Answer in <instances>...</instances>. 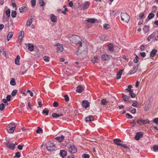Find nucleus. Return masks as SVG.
<instances>
[{
  "label": "nucleus",
  "mask_w": 158,
  "mask_h": 158,
  "mask_svg": "<svg viewBox=\"0 0 158 158\" xmlns=\"http://www.w3.org/2000/svg\"><path fill=\"white\" fill-rule=\"evenodd\" d=\"M69 40L75 44H79L77 55L79 56L80 59H84L88 51L86 45L85 43H82V39L77 35H73L69 38Z\"/></svg>",
  "instance_id": "nucleus-1"
},
{
  "label": "nucleus",
  "mask_w": 158,
  "mask_h": 158,
  "mask_svg": "<svg viewBox=\"0 0 158 158\" xmlns=\"http://www.w3.org/2000/svg\"><path fill=\"white\" fill-rule=\"evenodd\" d=\"M121 20L124 22L128 23L129 21L130 17L126 13H122L121 15Z\"/></svg>",
  "instance_id": "nucleus-2"
},
{
  "label": "nucleus",
  "mask_w": 158,
  "mask_h": 158,
  "mask_svg": "<svg viewBox=\"0 0 158 158\" xmlns=\"http://www.w3.org/2000/svg\"><path fill=\"white\" fill-rule=\"evenodd\" d=\"M46 147L48 151H52L54 150L56 146L54 143L48 142L46 144Z\"/></svg>",
  "instance_id": "nucleus-3"
},
{
  "label": "nucleus",
  "mask_w": 158,
  "mask_h": 158,
  "mask_svg": "<svg viewBox=\"0 0 158 158\" xmlns=\"http://www.w3.org/2000/svg\"><path fill=\"white\" fill-rule=\"evenodd\" d=\"M16 126L15 125L12 123H10L8 124L7 127V130L9 133H12L14 132Z\"/></svg>",
  "instance_id": "nucleus-4"
},
{
  "label": "nucleus",
  "mask_w": 158,
  "mask_h": 158,
  "mask_svg": "<svg viewBox=\"0 0 158 158\" xmlns=\"http://www.w3.org/2000/svg\"><path fill=\"white\" fill-rule=\"evenodd\" d=\"M113 141L114 143L117 145L122 147L125 148H128V147L126 145L119 143L121 142H122V141L120 139H114Z\"/></svg>",
  "instance_id": "nucleus-5"
},
{
  "label": "nucleus",
  "mask_w": 158,
  "mask_h": 158,
  "mask_svg": "<svg viewBox=\"0 0 158 158\" xmlns=\"http://www.w3.org/2000/svg\"><path fill=\"white\" fill-rule=\"evenodd\" d=\"M69 152L71 153H75L77 152V148L73 145H71L68 149Z\"/></svg>",
  "instance_id": "nucleus-6"
},
{
  "label": "nucleus",
  "mask_w": 158,
  "mask_h": 158,
  "mask_svg": "<svg viewBox=\"0 0 158 158\" xmlns=\"http://www.w3.org/2000/svg\"><path fill=\"white\" fill-rule=\"evenodd\" d=\"M55 46H57V52L58 53H60L62 52L63 50V48L62 45L60 43H58L56 44L55 45Z\"/></svg>",
  "instance_id": "nucleus-7"
},
{
  "label": "nucleus",
  "mask_w": 158,
  "mask_h": 158,
  "mask_svg": "<svg viewBox=\"0 0 158 158\" xmlns=\"http://www.w3.org/2000/svg\"><path fill=\"white\" fill-rule=\"evenodd\" d=\"M82 106L85 108H87L89 106V103L88 101L84 100L82 101Z\"/></svg>",
  "instance_id": "nucleus-8"
},
{
  "label": "nucleus",
  "mask_w": 158,
  "mask_h": 158,
  "mask_svg": "<svg viewBox=\"0 0 158 158\" xmlns=\"http://www.w3.org/2000/svg\"><path fill=\"white\" fill-rule=\"evenodd\" d=\"M122 95L123 98L125 102H131V100H130V97L128 96L123 94H122Z\"/></svg>",
  "instance_id": "nucleus-9"
},
{
  "label": "nucleus",
  "mask_w": 158,
  "mask_h": 158,
  "mask_svg": "<svg viewBox=\"0 0 158 158\" xmlns=\"http://www.w3.org/2000/svg\"><path fill=\"white\" fill-rule=\"evenodd\" d=\"M90 2L89 1H86V2H85L83 4V8L82 10H85L87 9H88L90 5Z\"/></svg>",
  "instance_id": "nucleus-10"
},
{
  "label": "nucleus",
  "mask_w": 158,
  "mask_h": 158,
  "mask_svg": "<svg viewBox=\"0 0 158 158\" xmlns=\"http://www.w3.org/2000/svg\"><path fill=\"white\" fill-rule=\"evenodd\" d=\"M143 134L141 132H137L135 136V138L136 140H139L140 138L143 137Z\"/></svg>",
  "instance_id": "nucleus-11"
},
{
  "label": "nucleus",
  "mask_w": 158,
  "mask_h": 158,
  "mask_svg": "<svg viewBox=\"0 0 158 158\" xmlns=\"http://www.w3.org/2000/svg\"><path fill=\"white\" fill-rule=\"evenodd\" d=\"M6 145L8 148L10 149L13 150L15 148V145L13 143L7 142L6 143Z\"/></svg>",
  "instance_id": "nucleus-12"
},
{
  "label": "nucleus",
  "mask_w": 158,
  "mask_h": 158,
  "mask_svg": "<svg viewBox=\"0 0 158 158\" xmlns=\"http://www.w3.org/2000/svg\"><path fill=\"white\" fill-rule=\"evenodd\" d=\"M50 19L51 21L53 22H57V17L54 14H52L50 15Z\"/></svg>",
  "instance_id": "nucleus-13"
},
{
  "label": "nucleus",
  "mask_w": 158,
  "mask_h": 158,
  "mask_svg": "<svg viewBox=\"0 0 158 158\" xmlns=\"http://www.w3.org/2000/svg\"><path fill=\"white\" fill-rule=\"evenodd\" d=\"M94 119V118L92 115H89L85 118V121L86 122H91Z\"/></svg>",
  "instance_id": "nucleus-14"
},
{
  "label": "nucleus",
  "mask_w": 158,
  "mask_h": 158,
  "mask_svg": "<svg viewBox=\"0 0 158 158\" xmlns=\"http://www.w3.org/2000/svg\"><path fill=\"white\" fill-rule=\"evenodd\" d=\"M110 58V56L108 54H103L102 56V59L103 60H108Z\"/></svg>",
  "instance_id": "nucleus-15"
},
{
  "label": "nucleus",
  "mask_w": 158,
  "mask_h": 158,
  "mask_svg": "<svg viewBox=\"0 0 158 158\" xmlns=\"http://www.w3.org/2000/svg\"><path fill=\"white\" fill-rule=\"evenodd\" d=\"M84 88L80 85H78L77 87L76 91L79 93H81L84 90Z\"/></svg>",
  "instance_id": "nucleus-16"
},
{
  "label": "nucleus",
  "mask_w": 158,
  "mask_h": 158,
  "mask_svg": "<svg viewBox=\"0 0 158 158\" xmlns=\"http://www.w3.org/2000/svg\"><path fill=\"white\" fill-rule=\"evenodd\" d=\"M123 71V69H120L119 70L117 74L116 79H119L121 78V76L122 75V73Z\"/></svg>",
  "instance_id": "nucleus-17"
},
{
  "label": "nucleus",
  "mask_w": 158,
  "mask_h": 158,
  "mask_svg": "<svg viewBox=\"0 0 158 158\" xmlns=\"http://www.w3.org/2000/svg\"><path fill=\"white\" fill-rule=\"evenodd\" d=\"M132 88V86L131 85H129L128 86V88L126 89L125 90V93H127L128 92H129V93L133 92V90L131 89Z\"/></svg>",
  "instance_id": "nucleus-18"
},
{
  "label": "nucleus",
  "mask_w": 158,
  "mask_h": 158,
  "mask_svg": "<svg viewBox=\"0 0 158 158\" xmlns=\"http://www.w3.org/2000/svg\"><path fill=\"white\" fill-rule=\"evenodd\" d=\"M60 155L61 157L64 158L66 156V152L64 150H61L60 152Z\"/></svg>",
  "instance_id": "nucleus-19"
},
{
  "label": "nucleus",
  "mask_w": 158,
  "mask_h": 158,
  "mask_svg": "<svg viewBox=\"0 0 158 158\" xmlns=\"http://www.w3.org/2000/svg\"><path fill=\"white\" fill-rule=\"evenodd\" d=\"M63 114L61 113L57 114L56 113H54L52 114V116L55 118L60 116H63Z\"/></svg>",
  "instance_id": "nucleus-20"
},
{
  "label": "nucleus",
  "mask_w": 158,
  "mask_h": 158,
  "mask_svg": "<svg viewBox=\"0 0 158 158\" xmlns=\"http://www.w3.org/2000/svg\"><path fill=\"white\" fill-rule=\"evenodd\" d=\"M108 49L110 51L113 52L114 51V46L112 44H110L108 45Z\"/></svg>",
  "instance_id": "nucleus-21"
},
{
  "label": "nucleus",
  "mask_w": 158,
  "mask_h": 158,
  "mask_svg": "<svg viewBox=\"0 0 158 158\" xmlns=\"http://www.w3.org/2000/svg\"><path fill=\"white\" fill-rule=\"evenodd\" d=\"M64 137L63 135H61L60 137H57L55 139L57 140L59 142H61L64 139Z\"/></svg>",
  "instance_id": "nucleus-22"
},
{
  "label": "nucleus",
  "mask_w": 158,
  "mask_h": 158,
  "mask_svg": "<svg viewBox=\"0 0 158 158\" xmlns=\"http://www.w3.org/2000/svg\"><path fill=\"white\" fill-rule=\"evenodd\" d=\"M20 59V56L19 55H18L17 56V57L15 60V64L18 65H20V64L19 63V62Z\"/></svg>",
  "instance_id": "nucleus-23"
},
{
  "label": "nucleus",
  "mask_w": 158,
  "mask_h": 158,
  "mask_svg": "<svg viewBox=\"0 0 158 158\" xmlns=\"http://www.w3.org/2000/svg\"><path fill=\"white\" fill-rule=\"evenodd\" d=\"M34 20L33 18H31L27 20L26 23L27 26L28 27L30 26Z\"/></svg>",
  "instance_id": "nucleus-24"
},
{
  "label": "nucleus",
  "mask_w": 158,
  "mask_h": 158,
  "mask_svg": "<svg viewBox=\"0 0 158 158\" xmlns=\"http://www.w3.org/2000/svg\"><path fill=\"white\" fill-rule=\"evenodd\" d=\"M157 52V50H156L155 49H153L152 51L150 52V56L151 57L154 56L155 55Z\"/></svg>",
  "instance_id": "nucleus-25"
},
{
  "label": "nucleus",
  "mask_w": 158,
  "mask_h": 158,
  "mask_svg": "<svg viewBox=\"0 0 158 158\" xmlns=\"http://www.w3.org/2000/svg\"><path fill=\"white\" fill-rule=\"evenodd\" d=\"M99 59L98 57L97 56H95L92 58L91 59V61L94 63H97Z\"/></svg>",
  "instance_id": "nucleus-26"
},
{
  "label": "nucleus",
  "mask_w": 158,
  "mask_h": 158,
  "mask_svg": "<svg viewBox=\"0 0 158 158\" xmlns=\"http://www.w3.org/2000/svg\"><path fill=\"white\" fill-rule=\"evenodd\" d=\"M24 32L23 31H21L19 34V38L20 40H22L24 36Z\"/></svg>",
  "instance_id": "nucleus-27"
},
{
  "label": "nucleus",
  "mask_w": 158,
  "mask_h": 158,
  "mask_svg": "<svg viewBox=\"0 0 158 158\" xmlns=\"http://www.w3.org/2000/svg\"><path fill=\"white\" fill-rule=\"evenodd\" d=\"M19 10L21 13H24L26 12L27 9L26 7L23 6L19 8Z\"/></svg>",
  "instance_id": "nucleus-28"
},
{
  "label": "nucleus",
  "mask_w": 158,
  "mask_h": 158,
  "mask_svg": "<svg viewBox=\"0 0 158 158\" xmlns=\"http://www.w3.org/2000/svg\"><path fill=\"white\" fill-rule=\"evenodd\" d=\"M13 35V33L12 32H10L9 33L7 36V40L8 41H9L10 39H11Z\"/></svg>",
  "instance_id": "nucleus-29"
},
{
  "label": "nucleus",
  "mask_w": 158,
  "mask_h": 158,
  "mask_svg": "<svg viewBox=\"0 0 158 158\" xmlns=\"http://www.w3.org/2000/svg\"><path fill=\"white\" fill-rule=\"evenodd\" d=\"M28 49L30 51H32L34 50V45L31 44H28Z\"/></svg>",
  "instance_id": "nucleus-30"
},
{
  "label": "nucleus",
  "mask_w": 158,
  "mask_h": 158,
  "mask_svg": "<svg viewBox=\"0 0 158 158\" xmlns=\"http://www.w3.org/2000/svg\"><path fill=\"white\" fill-rule=\"evenodd\" d=\"M86 21L88 22L94 23H95V20L94 19H88L86 20Z\"/></svg>",
  "instance_id": "nucleus-31"
},
{
  "label": "nucleus",
  "mask_w": 158,
  "mask_h": 158,
  "mask_svg": "<svg viewBox=\"0 0 158 158\" xmlns=\"http://www.w3.org/2000/svg\"><path fill=\"white\" fill-rule=\"evenodd\" d=\"M108 102L105 99H103L101 101V104L103 106L106 105Z\"/></svg>",
  "instance_id": "nucleus-32"
},
{
  "label": "nucleus",
  "mask_w": 158,
  "mask_h": 158,
  "mask_svg": "<svg viewBox=\"0 0 158 158\" xmlns=\"http://www.w3.org/2000/svg\"><path fill=\"white\" fill-rule=\"evenodd\" d=\"M155 15L152 13H149L148 16V19H150L154 17Z\"/></svg>",
  "instance_id": "nucleus-33"
},
{
  "label": "nucleus",
  "mask_w": 158,
  "mask_h": 158,
  "mask_svg": "<svg viewBox=\"0 0 158 158\" xmlns=\"http://www.w3.org/2000/svg\"><path fill=\"white\" fill-rule=\"evenodd\" d=\"M143 30L145 32H148L149 30V27L148 26L145 25L143 28Z\"/></svg>",
  "instance_id": "nucleus-34"
},
{
  "label": "nucleus",
  "mask_w": 158,
  "mask_h": 158,
  "mask_svg": "<svg viewBox=\"0 0 158 158\" xmlns=\"http://www.w3.org/2000/svg\"><path fill=\"white\" fill-rule=\"evenodd\" d=\"M10 84L12 85H16L15 80L14 78H11V80L10 81Z\"/></svg>",
  "instance_id": "nucleus-35"
},
{
  "label": "nucleus",
  "mask_w": 158,
  "mask_h": 158,
  "mask_svg": "<svg viewBox=\"0 0 158 158\" xmlns=\"http://www.w3.org/2000/svg\"><path fill=\"white\" fill-rule=\"evenodd\" d=\"M132 106L135 107H138L139 106V103L138 102L136 101H135L132 105Z\"/></svg>",
  "instance_id": "nucleus-36"
},
{
  "label": "nucleus",
  "mask_w": 158,
  "mask_h": 158,
  "mask_svg": "<svg viewBox=\"0 0 158 158\" xmlns=\"http://www.w3.org/2000/svg\"><path fill=\"white\" fill-rule=\"evenodd\" d=\"M39 2L40 6H43L45 5V3L43 0H39Z\"/></svg>",
  "instance_id": "nucleus-37"
},
{
  "label": "nucleus",
  "mask_w": 158,
  "mask_h": 158,
  "mask_svg": "<svg viewBox=\"0 0 158 158\" xmlns=\"http://www.w3.org/2000/svg\"><path fill=\"white\" fill-rule=\"evenodd\" d=\"M17 14L15 10H12L11 12V16L13 18H15L16 17Z\"/></svg>",
  "instance_id": "nucleus-38"
},
{
  "label": "nucleus",
  "mask_w": 158,
  "mask_h": 158,
  "mask_svg": "<svg viewBox=\"0 0 158 158\" xmlns=\"http://www.w3.org/2000/svg\"><path fill=\"white\" fill-rule=\"evenodd\" d=\"M130 108L128 107L127 110H129L133 114H135L136 113V110L135 108H134L131 110H130Z\"/></svg>",
  "instance_id": "nucleus-39"
},
{
  "label": "nucleus",
  "mask_w": 158,
  "mask_h": 158,
  "mask_svg": "<svg viewBox=\"0 0 158 158\" xmlns=\"http://www.w3.org/2000/svg\"><path fill=\"white\" fill-rule=\"evenodd\" d=\"M41 101H42V100L41 99H40V98L38 99L37 100L38 105H39V106L40 107H41L42 106V104Z\"/></svg>",
  "instance_id": "nucleus-40"
},
{
  "label": "nucleus",
  "mask_w": 158,
  "mask_h": 158,
  "mask_svg": "<svg viewBox=\"0 0 158 158\" xmlns=\"http://www.w3.org/2000/svg\"><path fill=\"white\" fill-rule=\"evenodd\" d=\"M118 11L115 10L112 11L111 12L110 14L111 15L113 16H115L118 13Z\"/></svg>",
  "instance_id": "nucleus-41"
},
{
  "label": "nucleus",
  "mask_w": 158,
  "mask_h": 158,
  "mask_svg": "<svg viewBox=\"0 0 158 158\" xmlns=\"http://www.w3.org/2000/svg\"><path fill=\"white\" fill-rule=\"evenodd\" d=\"M157 7L156 6H154L152 7V12L153 13H155L157 10Z\"/></svg>",
  "instance_id": "nucleus-42"
},
{
  "label": "nucleus",
  "mask_w": 158,
  "mask_h": 158,
  "mask_svg": "<svg viewBox=\"0 0 158 158\" xmlns=\"http://www.w3.org/2000/svg\"><path fill=\"white\" fill-rule=\"evenodd\" d=\"M10 9H8L6 11V14L8 17H9L10 16Z\"/></svg>",
  "instance_id": "nucleus-43"
},
{
  "label": "nucleus",
  "mask_w": 158,
  "mask_h": 158,
  "mask_svg": "<svg viewBox=\"0 0 158 158\" xmlns=\"http://www.w3.org/2000/svg\"><path fill=\"white\" fill-rule=\"evenodd\" d=\"M17 93V90L16 89H14L12 92V93L11 94V95L12 96L14 97L16 95Z\"/></svg>",
  "instance_id": "nucleus-44"
},
{
  "label": "nucleus",
  "mask_w": 158,
  "mask_h": 158,
  "mask_svg": "<svg viewBox=\"0 0 158 158\" xmlns=\"http://www.w3.org/2000/svg\"><path fill=\"white\" fill-rule=\"evenodd\" d=\"M49 113V110H46V109H44L42 111V113L43 114H45L46 115H47Z\"/></svg>",
  "instance_id": "nucleus-45"
},
{
  "label": "nucleus",
  "mask_w": 158,
  "mask_h": 158,
  "mask_svg": "<svg viewBox=\"0 0 158 158\" xmlns=\"http://www.w3.org/2000/svg\"><path fill=\"white\" fill-rule=\"evenodd\" d=\"M43 131V130L40 127H38L37 129L36 130V132L37 133H40L42 132Z\"/></svg>",
  "instance_id": "nucleus-46"
},
{
  "label": "nucleus",
  "mask_w": 158,
  "mask_h": 158,
  "mask_svg": "<svg viewBox=\"0 0 158 158\" xmlns=\"http://www.w3.org/2000/svg\"><path fill=\"white\" fill-rule=\"evenodd\" d=\"M44 60L46 62H48L49 60V57L48 56H45L44 57Z\"/></svg>",
  "instance_id": "nucleus-47"
},
{
  "label": "nucleus",
  "mask_w": 158,
  "mask_h": 158,
  "mask_svg": "<svg viewBox=\"0 0 158 158\" xmlns=\"http://www.w3.org/2000/svg\"><path fill=\"white\" fill-rule=\"evenodd\" d=\"M149 120L148 119H147L145 120H143V124L144 125L145 124H148L149 123Z\"/></svg>",
  "instance_id": "nucleus-48"
},
{
  "label": "nucleus",
  "mask_w": 158,
  "mask_h": 158,
  "mask_svg": "<svg viewBox=\"0 0 158 158\" xmlns=\"http://www.w3.org/2000/svg\"><path fill=\"white\" fill-rule=\"evenodd\" d=\"M21 155L20 152H17L15 153V156L14 157H17V158H19L20 157Z\"/></svg>",
  "instance_id": "nucleus-49"
},
{
  "label": "nucleus",
  "mask_w": 158,
  "mask_h": 158,
  "mask_svg": "<svg viewBox=\"0 0 158 158\" xmlns=\"http://www.w3.org/2000/svg\"><path fill=\"white\" fill-rule=\"evenodd\" d=\"M139 59V57L136 55V57L134 60V62L135 63H137L138 62Z\"/></svg>",
  "instance_id": "nucleus-50"
},
{
  "label": "nucleus",
  "mask_w": 158,
  "mask_h": 158,
  "mask_svg": "<svg viewBox=\"0 0 158 158\" xmlns=\"http://www.w3.org/2000/svg\"><path fill=\"white\" fill-rule=\"evenodd\" d=\"M31 4L32 7H34L35 5L36 1L35 0H31Z\"/></svg>",
  "instance_id": "nucleus-51"
},
{
  "label": "nucleus",
  "mask_w": 158,
  "mask_h": 158,
  "mask_svg": "<svg viewBox=\"0 0 158 158\" xmlns=\"http://www.w3.org/2000/svg\"><path fill=\"white\" fill-rule=\"evenodd\" d=\"M82 157L84 158H89L90 156L89 154H84L82 155Z\"/></svg>",
  "instance_id": "nucleus-52"
},
{
  "label": "nucleus",
  "mask_w": 158,
  "mask_h": 158,
  "mask_svg": "<svg viewBox=\"0 0 158 158\" xmlns=\"http://www.w3.org/2000/svg\"><path fill=\"white\" fill-rule=\"evenodd\" d=\"M110 25L108 24H105L103 25V27L105 29H107L110 27Z\"/></svg>",
  "instance_id": "nucleus-53"
},
{
  "label": "nucleus",
  "mask_w": 158,
  "mask_h": 158,
  "mask_svg": "<svg viewBox=\"0 0 158 158\" xmlns=\"http://www.w3.org/2000/svg\"><path fill=\"white\" fill-rule=\"evenodd\" d=\"M127 118H132V116L129 113H127L126 115Z\"/></svg>",
  "instance_id": "nucleus-54"
},
{
  "label": "nucleus",
  "mask_w": 158,
  "mask_h": 158,
  "mask_svg": "<svg viewBox=\"0 0 158 158\" xmlns=\"http://www.w3.org/2000/svg\"><path fill=\"white\" fill-rule=\"evenodd\" d=\"M5 108V105L3 103L0 104V110H2Z\"/></svg>",
  "instance_id": "nucleus-55"
},
{
  "label": "nucleus",
  "mask_w": 158,
  "mask_h": 158,
  "mask_svg": "<svg viewBox=\"0 0 158 158\" xmlns=\"http://www.w3.org/2000/svg\"><path fill=\"white\" fill-rule=\"evenodd\" d=\"M64 99L65 101L68 102L69 101V98L67 95H65L64 96Z\"/></svg>",
  "instance_id": "nucleus-56"
},
{
  "label": "nucleus",
  "mask_w": 158,
  "mask_h": 158,
  "mask_svg": "<svg viewBox=\"0 0 158 158\" xmlns=\"http://www.w3.org/2000/svg\"><path fill=\"white\" fill-rule=\"evenodd\" d=\"M153 122L154 123H156V124H158V118H155L153 120Z\"/></svg>",
  "instance_id": "nucleus-57"
},
{
  "label": "nucleus",
  "mask_w": 158,
  "mask_h": 158,
  "mask_svg": "<svg viewBox=\"0 0 158 158\" xmlns=\"http://www.w3.org/2000/svg\"><path fill=\"white\" fill-rule=\"evenodd\" d=\"M143 120L142 119H140L139 120H138L137 121V123L140 125H141L143 124Z\"/></svg>",
  "instance_id": "nucleus-58"
},
{
  "label": "nucleus",
  "mask_w": 158,
  "mask_h": 158,
  "mask_svg": "<svg viewBox=\"0 0 158 158\" xmlns=\"http://www.w3.org/2000/svg\"><path fill=\"white\" fill-rule=\"evenodd\" d=\"M129 94L130 95L131 98H135L136 96L135 94L133 93V92H132L131 93H129Z\"/></svg>",
  "instance_id": "nucleus-59"
},
{
  "label": "nucleus",
  "mask_w": 158,
  "mask_h": 158,
  "mask_svg": "<svg viewBox=\"0 0 158 158\" xmlns=\"http://www.w3.org/2000/svg\"><path fill=\"white\" fill-rule=\"evenodd\" d=\"M153 148L155 151H158V145H154Z\"/></svg>",
  "instance_id": "nucleus-60"
},
{
  "label": "nucleus",
  "mask_w": 158,
  "mask_h": 158,
  "mask_svg": "<svg viewBox=\"0 0 158 158\" xmlns=\"http://www.w3.org/2000/svg\"><path fill=\"white\" fill-rule=\"evenodd\" d=\"M11 95H8L6 97V100L7 101H10V100L11 99Z\"/></svg>",
  "instance_id": "nucleus-61"
},
{
  "label": "nucleus",
  "mask_w": 158,
  "mask_h": 158,
  "mask_svg": "<svg viewBox=\"0 0 158 158\" xmlns=\"http://www.w3.org/2000/svg\"><path fill=\"white\" fill-rule=\"evenodd\" d=\"M138 64H137L136 65H134L133 67V69L135 70L136 72L138 68Z\"/></svg>",
  "instance_id": "nucleus-62"
},
{
  "label": "nucleus",
  "mask_w": 158,
  "mask_h": 158,
  "mask_svg": "<svg viewBox=\"0 0 158 158\" xmlns=\"http://www.w3.org/2000/svg\"><path fill=\"white\" fill-rule=\"evenodd\" d=\"M144 14H145L144 12L141 13L139 16L140 19H142V18L144 16Z\"/></svg>",
  "instance_id": "nucleus-63"
},
{
  "label": "nucleus",
  "mask_w": 158,
  "mask_h": 158,
  "mask_svg": "<svg viewBox=\"0 0 158 158\" xmlns=\"http://www.w3.org/2000/svg\"><path fill=\"white\" fill-rule=\"evenodd\" d=\"M58 105H59L58 103L57 102H54L53 103V106L54 107H57V106H58Z\"/></svg>",
  "instance_id": "nucleus-64"
}]
</instances>
